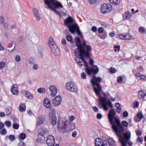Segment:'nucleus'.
<instances>
[{
  "instance_id": "64",
  "label": "nucleus",
  "mask_w": 146,
  "mask_h": 146,
  "mask_svg": "<svg viewBox=\"0 0 146 146\" xmlns=\"http://www.w3.org/2000/svg\"><path fill=\"white\" fill-rule=\"evenodd\" d=\"M77 133L76 131H74L73 132L72 134V136L73 137H75Z\"/></svg>"
},
{
  "instance_id": "62",
  "label": "nucleus",
  "mask_w": 146,
  "mask_h": 146,
  "mask_svg": "<svg viewBox=\"0 0 146 146\" xmlns=\"http://www.w3.org/2000/svg\"><path fill=\"white\" fill-rule=\"evenodd\" d=\"M94 61L92 59H90L89 60V63L91 65H92L94 64Z\"/></svg>"
},
{
  "instance_id": "36",
  "label": "nucleus",
  "mask_w": 146,
  "mask_h": 146,
  "mask_svg": "<svg viewBox=\"0 0 146 146\" xmlns=\"http://www.w3.org/2000/svg\"><path fill=\"white\" fill-rule=\"evenodd\" d=\"M132 38L131 35L126 33H125V40H130Z\"/></svg>"
},
{
  "instance_id": "56",
  "label": "nucleus",
  "mask_w": 146,
  "mask_h": 146,
  "mask_svg": "<svg viewBox=\"0 0 146 146\" xmlns=\"http://www.w3.org/2000/svg\"><path fill=\"white\" fill-rule=\"evenodd\" d=\"M98 30L99 33H101L104 31V29L103 27H100L98 29Z\"/></svg>"
},
{
  "instance_id": "59",
  "label": "nucleus",
  "mask_w": 146,
  "mask_h": 146,
  "mask_svg": "<svg viewBox=\"0 0 146 146\" xmlns=\"http://www.w3.org/2000/svg\"><path fill=\"white\" fill-rule=\"evenodd\" d=\"M134 107L135 108H137L139 106V103L137 101H136L134 103Z\"/></svg>"
},
{
  "instance_id": "57",
  "label": "nucleus",
  "mask_w": 146,
  "mask_h": 146,
  "mask_svg": "<svg viewBox=\"0 0 146 146\" xmlns=\"http://www.w3.org/2000/svg\"><path fill=\"white\" fill-rule=\"evenodd\" d=\"M97 118L98 119H100L102 118V115L100 113H98L97 115Z\"/></svg>"
},
{
  "instance_id": "4",
  "label": "nucleus",
  "mask_w": 146,
  "mask_h": 146,
  "mask_svg": "<svg viewBox=\"0 0 146 146\" xmlns=\"http://www.w3.org/2000/svg\"><path fill=\"white\" fill-rule=\"evenodd\" d=\"M44 3L49 9L55 12L56 8L63 7L61 4L59 2L56 1V0H45Z\"/></svg>"
},
{
  "instance_id": "19",
  "label": "nucleus",
  "mask_w": 146,
  "mask_h": 146,
  "mask_svg": "<svg viewBox=\"0 0 146 146\" xmlns=\"http://www.w3.org/2000/svg\"><path fill=\"white\" fill-rule=\"evenodd\" d=\"M132 15V14L130 12L127 11L123 14V17L124 20L129 19Z\"/></svg>"
},
{
  "instance_id": "29",
  "label": "nucleus",
  "mask_w": 146,
  "mask_h": 146,
  "mask_svg": "<svg viewBox=\"0 0 146 146\" xmlns=\"http://www.w3.org/2000/svg\"><path fill=\"white\" fill-rule=\"evenodd\" d=\"M50 119L51 120V124L53 126H54L56 125V117H54L53 118Z\"/></svg>"
},
{
  "instance_id": "32",
  "label": "nucleus",
  "mask_w": 146,
  "mask_h": 146,
  "mask_svg": "<svg viewBox=\"0 0 146 146\" xmlns=\"http://www.w3.org/2000/svg\"><path fill=\"white\" fill-rule=\"evenodd\" d=\"M139 31L143 34H146V29L144 28L143 27H140L139 28Z\"/></svg>"
},
{
  "instance_id": "48",
  "label": "nucleus",
  "mask_w": 146,
  "mask_h": 146,
  "mask_svg": "<svg viewBox=\"0 0 146 146\" xmlns=\"http://www.w3.org/2000/svg\"><path fill=\"white\" fill-rule=\"evenodd\" d=\"M5 19L2 16L0 17V23L1 24H3L5 23Z\"/></svg>"
},
{
  "instance_id": "17",
  "label": "nucleus",
  "mask_w": 146,
  "mask_h": 146,
  "mask_svg": "<svg viewBox=\"0 0 146 146\" xmlns=\"http://www.w3.org/2000/svg\"><path fill=\"white\" fill-rule=\"evenodd\" d=\"M18 86L16 84L13 85L12 86L11 89V92L14 95H17L19 93L18 91Z\"/></svg>"
},
{
  "instance_id": "30",
  "label": "nucleus",
  "mask_w": 146,
  "mask_h": 146,
  "mask_svg": "<svg viewBox=\"0 0 146 146\" xmlns=\"http://www.w3.org/2000/svg\"><path fill=\"white\" fill-rule=\"evenodd\" d=\"M67 40L70 41L71 44H73L74 43V41L72 40V37L69 35H67L66 36Z\"/></svg>"
},
{
  "instance_id": "54",
  "label": "nucleus",
  "mask_w": 146,
  "mask_h": 146,
  "mask_svg": "<svg viewBox=\"0 0 146 146\" xmlns=\"http://www.w3.org/2000/svg\"><path fill=\"white\" fill-rule=\"evenodd\" d=\"M93 110L95 112H98V109L96 106H94L93 107Z\"/></svg>"
},
{
  "instance_id": "58",
  "label": "nucleus",
  "mask_w": 146,
  "mask_h": 146,
  "mask_svg": "<svg viewBox=\"0 0 146 146\" xmlns=\"http://www.w3.org/2000/svg\"><path fill=\"white\" fill-rule=\"evenodd\" d=\"M38 65L36 64H34L33 66V68L35 70H36L38 68Z\"/></svg>"
},
{
  "instance_id": "51",
  "label": "nucleus",
  "mask_w": 146,
  "mask_h": 146,
  "mask_svg": "<svg viewBox=\"0 0 146 146\" xmlns=\"http://www.w3.org/2000/svg\"><path fill=\"white\" fill-rule=\"evenodd\" d=\"M110 72L112 74L114 73L115 71V69L113 68H111L110 70Z\"/></svg>"
},
{
  "instance_id": "60",
  "label": "nucleus",
  "mask_w": 146,
  "mask_h": 146,
  "mask_svg": "<svg viewBox=\"0 0 146 146\" xmlns=\"http://www.w3.org/2000/svg\"><path fill=\"white\" fill-rule=\"evenodd\" d=\"M123 115L124 117H126L128 115V113L127 111H125L123 113Z\"/></svg>"
},
{
  "instance_id": "28",
  "label": "nucleus",
  "mask_w": 146,
  "mask_h": 146,
  "mask_svg": "<svg viewBox=\"0 0 146 146\" xmlns=\"http://www.w3.org/2000/svg\"><path fill=\"white\" fill-rule=\"evenodd\" d=\"M19 110L21 111H25L26 109V106L25 104H21L19 107Z\"/></svg>"
},
{
  "instance_id": "24",
  "label": "nucleus",
  "mask_w": 146,
  "mask_h": 146,
  "mask_svg": "<svg viewBox=\"0 0 146 146\" xmlns=\"http://www.w3.org/2000/svg\"><path fill=\"white\" fill-rule=\"evenodd\" d=\"M40 131L39 133V134L43 136L45 133H47L48 131L47 129L43 127L40 129Z\"/></svg>"
},
{
  "instance_id": "22",
  "label": "nucleus",
  "mask_w": 146,
  "mask_h": 146,
  "mask_svg": "<svg viewBox=\"0 0 146 146\" xmlns=\"http://www.w3.org/2000/svg\"><path fill=\"white\" fill-rule=\"evenodd\" d=\"M131 136L130 132L129 131H127L123 134V136L125 139L127 141H128L130 139Z\"/></svg>"
},
{
  "instance_id": "25",
  "label": "nucleus",
  "mask_w": 146,
  "mask_h": 146,
  "mask_svg": "<svg viewBox=\"0 0 146 146\" xmlns=\"http://www.w3.org/2000/svg\"><path fill=\"white\" fill-rule=\"evenodd\" d=\"M108 144L109 146H115V141L111 138H109L108 140Z\"/></svg>"
},
{
  "instance_id": "13",
  "label": "nucleus",
  "mask_w": 146,
  "mask_h": 146,
  "mask_svg": "<svg viewBox=\"0 0 146 146\" xmlns=\"http://www.w3.org/2000/svg\"><path fill=\"white\" fill-rule=\"evenodd\" d=\"M61 100V96H60L55 97L53 99L52 104L54 106H57L60 104Z\"/></svg>"
},
{
  "instance_id": "47",
  "label": "nucleus",
  "mask_w": 146,
  "mask_h": 146,
  "mask_svg": "<svg viewBox=\"0 0 146 146\" xmlns=\"http://www.w3.org/2000/svg\"><path fill=\"white\" fill-rule=\"evenodd\" d=\"M5 63L3 62H0V70L2 69L5 65Z\"/></svg>"
},
{
  "instance_id": "52",
  "label": "nucleus",
  "mask_w": 146,
  "mask_h": 146,
  "mask_svg": "<svg viewBox=\"0 0 146 146\" xmlns=\"http://www.w3.org/2000/svg\"><path fill=\"white\" fill-rule=\"evenodd\" d=\"M76 42H78V43L79 44H78V45H79L80 44H81V41L80 39V38L78 37H76ZM77 44H78L77 43Z\"/></svg>"
},
{
  "instance_id": "40",
  "label": "nucleus",
  "mask_w": 146,
  "mask_h": 146,
  "mask_svg": "<svg viewBox=\"0 0 146 146\" xmlns=\"http://www.w3.org/2000/svg\"><path fill=\"white\" fill-rule=\"evenodd\" d=\"M7 133L6 130L5 128L3 129L0 131V133L2 135H5Z\"/></svg>"
},
{
  "instance_id": "6",
  "label": "nucleus",
  "mask_w": 146,
  "mask_h": 146,
  "mask_svg": "<svg viewBox=\"0 0 146 146\" xmlns=\"http://www.w3.org/2000/svg\"><path fill=\"white\" fill-rule=\"evenodd\" d=\"M99 99L100 101V104L101 105L104 110H107L108 109L107 105L112 108L113 105L111 102L109 100V99L107 98V99L108 100V103L106 100V99L105 98L103 97H99Z\"/></svg>"
},
{
  "instance_id": "61",
  "label": "nucleus",
  "mask_w": 146,
  "mask_h": 146,
  "mask_svg": "<svg viewBox=\"0 0 146 146\" xmlns=\"http://www.w3.org/2000/svg\"><path fill=\"white\" fill-rule=\"evenodd\" d=\"M146 79V78L145 76L143 75H141L140 76V79L141 80H145Z\"/></svg>"
},
{
  "instance_id": "8",
  "label": "nucleus",
  "mask_w": 146,
  "mask_h": 146,
  "mask_svg": "<svg viewBox=\"0 0 146 146\" xmlns=\"http://www.w3.org/2000/svg\"><path fill=\"white\" fill-rule=\"evenodd\" d=\"M111 5L110 4H103L101 6V12L102 13H105L110 12L112 10Z\"/></svg>"
},
{
  "instance_id": "41",
  "label": "nucleus",
  "mask_w": 146,
  "mask_h": 146,
  "mask_svg": "<svg viewBox=\"0 0 146 146\" xmlns=\"http://www.w3.org/2000/svg\"><path fill=\"white\" fill-rule=\"evenodd\" d=\"M19 127V125L17 123H13V128L15 129H18Z\"/></svg>"
},
{
  "instance_id": "23",
  "label": "nucleus",
  "mask_w": 146,
  "mask_h": 146,
  "mask_svg": "<svg viewBox=\"0 0 146 146\" xmlns=\"http://www.w3.org/2000/svg\"><path fill=\"white\" fill-rule=\"evenodd\" d=\"M145 96H146V93H144L142 90H140L139 92L138 96L139 99L143 100Z\"/></svg>"
},
{
  "instance_id": "55",
  "label": "nucleus",
  "mask_w": 146,
  "mask_h": 146,
  "mask_svg": "<svg viewBox=\"0 0 146 146\" xmlns=\"http://www.w3.org/2000/svg\"><path fill=\"white\" fill-rule=\"evenodd\" d=\"M91 29L92 31L93 32H96L97 31V28L95 26H93L92 27Z\"/></svg>"
},
{
  "instance_id": "42",
  "label": "nucleus",
  "mask_w": 146,
  "mask_h": 146,
  "mask_svg": "<svg viewBox=\"0 0 146 146\" xmlns=\"http://www.w3.org/2000/svg\"><path fill=\"white\" fill-rule=\"evenodd\" d=\"M117 81L118 82L121 83L123 81V79L121 76H119L117 78Z\"/></svg>"
},
{
  "instance_id": "53",
  "label": "nucleus",
  "mask_w": 146,
  "mask_h": 146,
  "mask_svg": "<svg viewBox=\"0 0 146 146\" xmlns=\"http://www.w3.org/2000/svg\"><path fill=\"white\" fill-rule=\"evenodd\" d=\"M5 124L8 127H9L11 125V123L10 121H6L5 122Z\"/></svg>"
},
{
  "instance_id": "3",
  "label": "nucleus",
  "mask_w": 146,
  "mask_h": 146,
  "mask_svg": "<svg viewBox=\"0 0 146 146\" xmlns=\"http://www.w3.org/2000/svg\"><path fill=\"white\" fill-rule=\"evenodd\" d=\"M93 79L96 81L91 80V82L94 87V92L97 95L100 96V92L102 89V87L100 84L98 82H100L101 81V78L100 77H97L96 76L93 77Z\"/></svg>"
},
{
  "instance_id": "26",
  "label": "nucleus",
  "mask_w": 146,
  "mask_h": 146,
  "mask_svg": "<svg viewBox=\"0 0 146 146\" xmlns=\"http://www.w3.org/2000/svg\"><path fill=\"white\" fill-rule=\"evenodd\" d=\"M44 118L41 116H39L38 119L37 120V125H39L42 124L44 121Z\"/></svg>"
},
{
  "instance_id": "15",
  "label": "nucleus",
  "mask_w": 146,
  "mask_h": 146,
  "mask_svg": "<svg viewBox=\"0 0 146 146\" xmlns=\"http://www.w3.org/2000/svg\"><path fill=\"white\" fill-rule=\"evenodd\" d=\"M22 93L24 95L27 97L28 98L30 99H32L33 98V95L30 92L27 91L23 90Z\"/></svg>"
},
{
  "instance_id": "63",
  "label": "nucleus",
  "mask_w": 146,
  "mask_h": 146,
  "mask_svg": "<svg viewBox=\"0 0 146 146\" xmlns=\"http://www.w3.org/2000/svg\"><path fill=\"white\" fill-rule=\"evenodd\" d=\"M19 146H25L24 142L23 141H21L19 144Z\"/></svg>"
},
{
  "instance_id": "14",
  "label": "nucleus",
  "mask_w": 146,
  "mask_h": 146,
  "mask_svg": "<svg viewBox=\"0 0 146 146\" xmlns=\"http://www.w3.org/2000/svg\"><path fill=\"white\" fill-rule=\"evenodd\" d=\"M49 89L51 92V95L52 96H55L57 92L56 88L54 86H51L49 87Z\"/></svg>"
},
{
  "instance_id": "35",
  "label": "nucleus",
  "mask_w": 146,
  "mask_h": 146,
  "mask_svg": "<svg viewBox=\"0 0 146 146\" xmlns=\"http://www.w3.org/2000/svg\"><path fill=\"white\" fill-rule=\"evenodd\" d=\"M94 66L95 67H96V68L95 69H93L92 73L94 74H96L98 72L99 70V68L97 66L94 65Z\"/></svg>"
},
{
  "instance_id": "31",
  "label": "nucleus",
  "mask_w": 146,
  "mask_h": 146,
  "mask_svg": "<svg viewBox=\"0 0 146 146\" xmlns=\"http://www.w3.org/2000/svg\"><path fill=\"white\" fill-rule=\"evenodd\" d=\"M111 4L115 5H118L119 2L118 0H109Z\"/></svg>"
},
{
  "instance_id": "18",
  "label": "nucleus",
  "mask_w": 146,
  "mask_h": 146,
  "mask_svg": "<svg viewBox=\"0 0 146 146\" xmlns=\"http://www.w3.org/2000/svg\"><path fill=\"white\" fill-rule=\"evenodd\" d=\"M43 104L44 106L46 108L50 109L51 108V105H50V101L47 98H45L43 101Z\"/></svg>"
},
{
  "instance_id": "49",
  "label": "nucleus",
  "mask_w": 146,
  "mask_h": 146,
  "mask_svg": "<svg viewBox=\"0 0 146 146\" xmlns=\"http://www.w3.org/2000/svg\"><path fill=\"white\" fill-rule=\"evenodd\" d=\"M11 113V109H7L6 111V113L7 115L10 114Z\"/></svg>"
},
{
  "instance_id": "43",
  "label": "nucleus",
  "mask_w": 146,
  "mask_h": 146,
  "mask_svg": "<svg viewBox=\"0 0 146 146\" xmlns=\"http://www.w3.org/2000/svg\"><path fill=\"white\" fill-rule=\"evenodd\" d=\"M20 138L23 140L26 137V135L25 134L23 133H21L19 135Z\"/></svg>"
},
{
  "instance_id": "50",
  "label": "nucleus",
  "mask_w": 146,
  "mask_h": 146,
  "mask_svg": "<svg viewBox=\"0 0 146 146\" xmlns=\"http://www.w3.org/2000/svg\"><path fill=\"white\" fill-rule=\"evenodd\" d=\"M81 77L83 79H85L86 78V74L84 72L81 74Z\"/></svg>"
},
{
  "instance_id": "21",
  "label": "nucleus",
  "mask_w": 146,
  "mask_h": 146,
  "mask_svg": "<svg viewBox=\"0 0 146 146\" xmlns=\"http://www.w3.org/2000/svg\"><path fill=\"white\" fill-rule=\"evenodd\" d=\"M33 12L34 17H36L38 21L40 19V17L39 15L37 9L34 8L33 10Z\"/></svg>"
},
{
  "instance_id": "46",
  "label": "nucleus",
  "mask_w": 146,
  "mask_h": 146,
  "mask_svg": "<svg viewBox=\"0 0 146 146\" xmlns=\"http://www.w3.org/2000/svg\"><path fill=\"white\" fill-rule=\"evenodd\" d=\"M15 61L17 62H19L20 61L21 58L19 55H16L15 58Z\"/></svg>"
},
{
  "instance_id": "5",
  "label": "nucleus",
  "mask_w": 146,
  "mask_h": 146,
  "mask_svg": "<svg viewBox=\"0 0 146 146\" xmlns=\"http://www.w3.org/2000/svg\"><path fill=\"white\" fill-rule=\"evenodd\" d=\"M48 44L53 54L56 56H59L60 54L59 50L52 38H49L48 40Z\"/></svg>"
},
{
  "instance_id": "45",
  "label": "nucleus",
  "mask_w": 146,
  "mask_h": 146,
  "mask_svg": "<svg viewBox=\"0 0 146 146\" xmlns=\"http://www.w3.org/2000/svg\"><path fill=\"white\" fill-rule=\"evenodd\" d=\"M9 139L11 141H13L15 139V137L14 135H9Z\"/></svg>"
},
{
  "instance_id": "44",
  "label": "nucleus",
  "mask_w": 146,
  "mask_h": 146,
  "mask_svg": "<svg viewBox=\"0 0 146 146\" xmlns=\"http://www.w3.org/2000/svg\"><path fill=\"white\" fill-rule=\"evenodd\" d=\"M137 117L140 119H141L143 117L142 114L139 112L137 114Z\"/></svg>"
},
{
  "instance_id": "7",
  "label": "nucleus",
  "mask_w": 146,
  "mask_h": 146,
  "mask_svg": "<svg viewBox=\"0 0 146 146\" xmlns=\"http://www.w3.org/2000/svg\"><path fill=\"white\" fill-rule=\"evenodd\" d=\"M74 19L70 16H69L67 18L64 20V23L65 25L67 26L69 31L70 33L73 32L72 29L74 28L75 25L73 24Z\"/></svg>"
},
{
  "instance_id": "34",
  "label": "nucleus",
  "mask_w": 146,
  "mask_h": 146,
  "mask_svg": "<svg viewBox=\"0 0 146 146\" xmlns=\"http://www.w3.org/2000/svg\"><path fill=\"white\" fill-rule=\"evenodd\" d=\"M121 123L122 126L124 127H128V123L126 121H123L122 123Z\"/></svg>"
},
{
  "instance_id": "20",
  "label": "nucleus",
  "mask_w": 146,
  "mask_h": 146,
  "mask_svg": "<svg viewBox=\"0 0 146 146\" xmlns=\"http://www.w3.org/2000/svg\"><path fill=\"white\" fill-rule=\"evenodd\" d=\"M73 31V32L71 33L72 34H74L75 32H76L78 35L80 36L82 35V33L79 30L78 27L77 26V25H75L74 26V28L72 29Z\"/></svg>"
},
{
  "instance_id": "12",
  "label": "nucleus",
  "mask_w": 146,
  "mask_h": 146,
  "mask_svg": "<svg viewBox=\"0 0 146 146\" xmlns=\"http://www.w3.org/2000/svg\"><path fill=\"white\" fill-rule=\"evenodd\" d=\"M46 143L48 146H54V139L52 135H50L47 137Z\"/></svg>"
},
{
  "instance_id": "39",
  "label": "nucleus",
  "mask_w": 146,
  "mask_h": 146,
  "mask_svg": "<svg viewBox=\"0 0 146 146\" xmlns=\"http://www.w3.org/2000/svg\"><path fill=\"white\" fill-rule=\"evenodd\" d=\"M35 59L32 58H30L28 60V62L31 64H33L35 63Z\"/></svg>"
},
{
  "instance_id": "27",
  "label": "nucleus",
  "mask_w": 146,
  "mask_h": 146,
  "mask_svg": "<svg viewBox=\"0 0 146 146\" xmlns=\"http://www.w3.org/2000/svg\"><path fill=\"white\" fill-rule=\"evenodd\" d=\"M55 110L52 109L51 111L49 113V119L54 118V117H56L55 116Z\"/></svg>"
},
{
  "instance_id": "9",
  "label": "nucleus",
  "mask_w": 146,
  "mask_h": 146,
  "mask_svg": "<svg viewBox=\"0 0 146 146\" xmlns=\"http://www.w3.org/2000/svg\"><path fill=\"white\" fill-rule=\"evenodd\" d=\"M66 87L69 91L72 92H76L77 90L76 86L71 82H68L66 83Z\"/></svg>"
},
{
  "instance_id": "37",
  "label": "nucleus",
  "mask_w": 146,
  "mask_h": 146,
  "mask_svg": "<svg viewBox=\"0 0 146 146\" xmlns=\"http://www.w3.org/2000/svg\"><path fill=\"white\" fill-rule=\"evenodd\" d=\"M86 68H85V70L87 74L89 76L91 75V72L90 70V68H88V67H86Z\"/></svg>"
},
{
  "instance_id": "11",
  "label": "nucleus",
  "mask_w": 146,
  "mask_h": 146,
  "mask_svg": "<svg viewBox=\"0 0 146 146\" xmlns=\"http://www.w3.org/2000/svg\"><path fill=\"white\" fill-rule=\"evenodd\" d=\"M95 146H107V141L104 140L103 141L102 140L99 138H97L95 140Z\"/></svg>"
},
{
  "instance_id": "16",
  "label": "nucleus",
  "mask_w": 146,
  "mask_h": 146,
  "mask_svg": "<svg viewBox=\"0 0 146 146\" xmlns=\"http://www.w3.org/2000/svg\"><path fill=\"white\" fill-rule=\"evenodd\" d=\"M37 142L39 143H42L45 142L44 137L40 134H38L36 140Z\"/></svg>"
},
{
  "instance_id": "1",
  "label": "nucleus",
  "mask_w": 146,
  "mask_h": 146,
  "mask_svg": "<svg viewBox=\"0 0 146 146\" xmlns=\"http://www.w3.org/2000/svg\"><path fill=\"white\" fill-rule=\"evenodd\" d=\"M116 113L114 110L112 109L109 111L108 114V117L111 126L112 128L114 130L122 146H126V143L128 141L124 140L122 134L125 131V129L120 123V121L118 117L115 116Z\"/></svg>"
},
{
  "instance_id": "38",
  "label": "nucleus",
  "mask_w": 146,
  "mask_h": 146,
  "mask_svg": "<svg viewBox=\"0 0 146 146\" xmlns=\"http://www.w3.org/2000/svg\"><path fill=\"white\" fill-rule=\"evenodd\" d=\"M125 33L119 35L118 38L119 39L125 40Z\"/></svg>"
},
{
  "instance_id": "10",
  "label": "nucleus",
  "mask_w": 146,
  "mask_h": 146,
  "mask_svg": "<svg viewBox=\"0 0 146 146\" xmlns=\"http://www.w3.org/2000/svg\"><path fill=\"white\" fill-rule=\"evenodd\" d=\"M57 123L58 129L61 130H65L66 121L65 119L59 118L57 121Z\"/></svg>"
},
{
  "instance_id": "33",
  "label": "nucleus",
  "mask_w": 146,
  "mask_h": 146,
  "mask_svg": "<svg viewBox=\"0 0 146 146\" xmlns=\"http://www.w3.org/2000/svg\"><path fill=\"white\" fill-rule=\"evenodd\" d=\"M37 92L40 93H44L46 91L44 88H40L38 89Z\"/></svg>"
},
{
  "instance_id": "2",
  "label": "nucleus",
  "mask_w": 146,
  "mask_h": 146,
  "mask_svg": "<svg viewBox=\"0 0 146 146\" xmlns=\"http://www.w3.org/2000/svg\"><path fill=\"white\" fill-rule=\"evenodd\" d=\"M77 48L74 50L76 62L79 66L84 65L85 67H88L87 63L84 59V56L87 58L89 57L90 53L92 50L91 46L86 45V42L83 41L82 44H77Z\"/></svg>"
}]
</instances>
